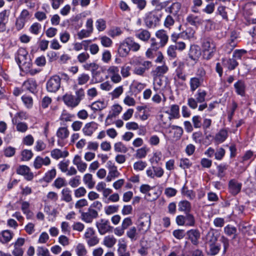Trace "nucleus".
<instances>
[{"mask_svg":"<svg viewBox=\"0 0 256 256\" xmlns=\"http://www.w3.org/2000/svg\"><path fill=\"white\" fill-rule=\"evenodd\" d=\"M56 176V170L54 168H53L49 171H48L46 174L45 176L43 177L41 180H43L46 182H50L52 180L55 178Z\"/></svg>","mask_w":256,"mask_h":256,"instance_id":"nucleus-36","label":"nucleus"},{"mask_svg":"<svg viewBox=\"0 0 256 256\" xmlns=\"http://www.w3.org/2000/svg\"><path fill=\"white\" fill-rule=\"evenodd\" d=\"M83 180L84 182L88 184L89 188H92L94 187L95 182L92 180V176L91 174H86L84 176Z\"/></svg>","mask_w":256,"mask_h":256,"instance_id":"nucleus-41","label":"nucleus"},{"mask_svg":"<svg viewBox=\"0 0 256 256\" xmlns=\"http://www.w3.org/2000/svg\"><path fill=\"white\" fill-rule=\"evenodd\" d=\"M96 226L99 233L102 235L112 232L113 228V227L110 225L109 221L104 219H101L100 222H96Z\"/></svg>","mask_w":256,"mask_h":256,"instance_id":"nucleus-6","label":"nucleus"},{"mask_svg":"<svg viewBox=\"0 0 256 256\" xmlns=\"http://www.w3.org/2000/svg\"><path fill=\"white\" fill-rule=\"evenodd\" d=\"M98 128V124L94 122H91L85 124L82 132L86 136H91Z\"/></svg>","mask_w":256,"mask_h":256,"instance_id":"nucleus-15","label":"nucleus"},{"mask_svg":"<svg viewBox=\"0 0 256 256\" xmlns=\"http://www.w3.org/2000/svg\"><path fill=\"white\" fill-rule=\"evenodd\" d=\"M130 52L129 44L127 38L120 44L118 48V52L120 57L126 56Z\"/></svg>","mask_w":256,"mask_h":256,"instance_id":"nucleus-16","label":"nucleus"},{"mask_svg":"<svg viewBox=\"0 0 256 256\" xmlns=\"http://www.w3.org/2000/svg\"><path fill=\"white\" fill-rule=\"evenodd\" d=\"M218 239L214 236V234H212V238L210 240V242H212L210 245V250L208 252V254L210 256H215L218 253L220 250V246H216L214 243L217 241Z\"/></svg>","mask_w":256,"mask_h":256,"instance_id":"nucleus-17","label":"nucleus"},{"mask_svg":"<svg viewBox=\"0 0 256 256\" xmlns=\"http://www.w3.org/2000/svg\"><path fill=\"white\" fill-rule=\"evenodd\" d=\"M69 135V131L66 128H60L56 132V136L62 140L67 138Z\"/></svg>","mask_w":256,"mask_h":256,"instance_id":"nucleus-38","label":"nucleus"},{"mask_svg":"<svg viewBox=\"0 0 256 256\" xmlns=\"http://www.w3.org/2000/svg\"><path fill=\"white\" fill-rule=\"evenodd\" d=\"M171 128L172 130H174V138L176 140L180 139L184 132L182 128L180 126L174 125L172 126Z\"/></svg>","mask_w":256,"mask_h":256,"instance_id":"nucleus-42","label":"nucleus"},{"mask_svg":"<svg viewBox=\"0 0 256 256\" xmlns=\"http://www.w3.org/2000/svg\"><path fill=\"white\" fill-rule=\"evenodd\" d=\"M13 234L8 230L2 231L0 233V241L3 244L10 242L12 238Z\"/></svg>","mask_w":256,"mask_h":256,"instance_id":"nucleus-24","label":"nucleus"},{"mask_svg":"<svg viewBox=\"0 0 256 256\" xmlns=\"http://www.w3.org/2000/svg\"><path fill=\"white\" fill-rule=\"evenodd\" d=\"M228 132L226 129H221L215 136L214 140L220 144L223 142L228 138Z\"/></svg>","mask_w":256,"mask_h":256,"instance_id":"nucleus-23","label":"nucleus"},{"mask_svg":"<svg viewBox=\"0 0 256 256\" xmlns=\"http://www.w3.org/2000/svg\"><path fill=\"white\" fill-rule=\"evenodd\" d=\"M123 91V86H119L116 88L112 92H110V94L113 98H117L122 94Z\"/></svg>","mask_w":256,"mask_h":256,"instance_id":"nucleus-54","label":"nucleus"},{"mask_svg":"<svg viewBox=\"0 0 256 256\" xmlns=\"http://www.w3.org/2000/svg\"><path fill=\"white\" fill-rule=\"evenodd\" d=\"M224 231L226 235L230 236L237 232V229L236 227L228 224L224 228Z\"/></svg>","mask_w":256,"mask_h":256,"instance_id":"nucleus-51","label":"nucleus"},{"mask_svg":"<svg viewBox=\"0 0 256 256\" xmlns=\"http://www.w3.org/2000/svg\"><path fill=\"white\" fill-rule=\"evenodd\" d=\"M108 72L110 75V78L112 82L118 83L122 80V78L119 74V69L116 66H111L108 70Z\"/></svg>","mask_w":256,"mask_h":256,"instance_id":"nucleus-12","label":"nucleus"},{"mask_svg":"<svg viewBox=\"0 0 256 256\" xmlns=\"http://www.w3.org/2000/svg\"><path fill=\"white\" fill-rule=\"evenodd\" d=\"M106 107V104L104 102L97 101L92 103V108L94 110H101Z\"/></svg>","mask_w":256,"mask_h":256,"instance_id":"nucleus-45","label":"nucleus"},{"mask_svg":"<svg viewBox=\"0 0 256 256\" xmlns=\"http://www.w3.org/2000/svg\"><path fill=\"white\" fill-rule=\"evenodd\" d=\"M200 54V51L198 49V47L196 46H190L188 53V56L194 62H196L198 60Z\"/></svg>","mask_w":256,"mask_h":256,"instance_id":"nucleus-18","label":"nucleus"},{"mask_svg":"<svg viewBox=\"0 0 256 256\" xmlns=\"http://www.w3.org/2000/svg\"><path fill=\"white\" fill-rule=\"evenodd\" d=\"M242 184L238 182L236 180L232 179L230 180L228 184V188L230 192L232 195H236L241 190Z\"/></svg>","mask_w":256,"mask_h":256,"instance_id":"nucleus-14","label":"nucleus"},{"mask_svg":"<svg viewBox=\"0 0 256 256\" xmlns=\"http://www.w3.org/2000/svg\"><path fill=\"white\" fill-rule=\"evenodd\" d=\"M207 92L206 90L199 89L195 94L196 100L198 103H203L206 100Z\"/></svg>","mask_w":256,"mask_h":256,"instance_id":"nucleus-35","label":"nucleus"},{"mask_svg":"<svg viewBox=\"0 0 256 256\" xmlns=\"http://www.w3.org/2000/svg\"><path fill=\"white\" fill-rule=\"evenodd\" d=\"M26 113L24 112H20L15 114L12 118V122L13 124H16L18 122H20V120H26Z\"/></svg>","mask_w":256,"mask_h":256,"instance_id":"nucleus-40","label":"nucleus"},{"mask_svg":"<svg viewBox=\"0 0 256 256\" xmlns=\"http://www.w3.org/2000/svg\"><path fill=\"white\" fill-rule=\"evenodd\" d=\"M4 155L6 157H12L14 156L16 153V148L12 146H8L4 148Z\"/></svg>","mask_w":256,"mask_h":256,"instance_id":"nucleus-64","label":"nucleus"},{"mask_svg":"<svg viewBox=\"0 0 256 256\" xmlns=\"http://www.w3.org/2000/svg\"><path fill=\"white\" fill-rule=\"evenodd\" d=\"M185 226H194L196 224V220L193 214L190 212L186 213L184 216Z\"/></svg>","mask_w":256,"mask_h":256,"instance_id":"nucleus-31","label":"nucleus"},{"mask_svg":"<svg viewBox=\"0 0 256 256\" xmlns=\"http://www.w3.org/2000/svg\"><path fill=\"white\" fill-rule=\"evenodd\" d=\"M182 194L186 196L190 200H193L195 198V194L192 190H188L187 187L184 185L182 190Z\"/></svg>","mask_w":256,"mask_h":256,"instance_id":"nucleus-46","label":"nucleus"},{"mask_svg":"<svg viewBox=\"0 0 256 256\" xmlns=\"http://www.w3.org/2000/svg\"><path fill=\"white\" fill-rule=\"evenodd\" d=\"M172 16H174L170 14L166 16L164 22V26L166 27L170 28L174 24L175 21Z\"/></svg>","mask_w":256,"mask_h":256,"instance_id":"nucleus-63","label":"nucleus"},{"mask_svg":"<svg viewBox=\"0 0 256 256\" xmlns=\"http://www.w3.org/2000/svg\"><path fill=\"white\" fill-rule=\"evenodd\" d=\"M21 155L22 161H28L32 158L33 153L30 150H24L22 152Z\"/></svg>","mask_w":256,"mask_h":256,"instance_id":"nucleus-52","label":"nucleus"},{"mask_svg":"<svg viewBox=\"0 0 256 256\" xmlns=\"http://www.w3.org/2000/svg\"><path fill=\"white\" fill-rule=\"evenodd\" d=\"M92 81L93 83H98L104 80L102 76H100V72L96 71L92 73Z\"/></svg>","mask_w":256,"mask_h":256,"instance_id":"nucleus-59","label":"nucleus"},{"mask_svg":"<svg viewBox=\"0 0 256 256\" xmlns=\"http://www.w3.org/2000/svg\"><path fill=\"white\" fill-rule=\"evenodd\" d=\"M90 80V76L88 74H82L78 78V84L79 85L86 84Z\"/></svg>","mask_w":256,"mask_h":256,"instance_id":"nucleus-57","label":"nucleus"},{"mask_svg":"<svg viewBox=\"0 0 256 256\" xmlns=\"http://www.w3.org/2000/svg\"><path fill=\"white\" fill-rule=\"evenodd\" d=\"M192 166V162L188 158H182L180 161V167L184 170L190 168Z\"/></svg>","mask_w":256,"mask_h":256,"instance_id":"nucleus-43","label":"nucleus"},{"mask_svg":"<svg viewBox=\"0 0 256 256\" xmlns=\"http://www.w3.org/2000/svg\"><path fill=\"white\" fill-rule=\"evenodd\" d=\"M156 36L160 40L162 46H164L167 43L168 36L166 32L163 30H158L156 34Z\"/></svg>","mask_w":256,"mask_h":256,"instance_id":"nucleus-25","label":"nucleus"},{"mask_svg":"<svg viewBox=\"0 0 256 256\" xmlns=\"http://www.w3.org/2000/svg\"><path fill=\"white\" fill-rule=\"evenodd\" d=\"M202 46L204 59L209 60L214 56L216 51V46L212 38L210 37L204 38L202 40Z\"/></svg>","mask_w":256,"mask_h":256,"instance_id":"nucleus-2","label":"nucleus"},{"mask_svg":"<svg viewBox=\"0 0 256 256\" xmlns=\"http://www.w3.org/2000/svg\"><path fill=\"white\" fill-rule=\"evenodd\" d=\"M178 206L180 211L185 212L186 213L190 212L191 210V204L186 200L180 201Z\"/></svg>","mask_w":256,"mask_h":256,"instance_id":"nucleus-30","label":"nucleus"},{"mask_svg":"<svg viewBox=\"0 0 256 256\" xmlns=\"http://www.w3.org/2000/svg\"><path fill=\"white\" fill-rule=\"evenodd\" d=\"M53 185L57 188H60L66 185V180L64 178H58L54 182Z\"/></svg>","mask_w":256,"mask_h":256,"instance_id":"nucleus-56","label":"nucleus"},{"mask_svg":"<svg viewBox=\"0 0 256 256\" xmlns=\"http://www.w3.org/2000/svg\"><path fill=\"white\" fill-rule=\"evenodd\" d=\"M136 228L135 226L132 227L126 232L127 236L130 238L132 240H136Z\"/></svg>","mask_w":256,"mask_h":256,"instance_id":"nucleus-55","label":"nucleus"},{"mask_svg":"<svg viewBox=\"0 0 256 256\" xmlns=\"http://www.w3.org/2000/svg\"><path fill=\"white\" fill-rule=\"evenodd\" d=\"M30 204L27 202H23L22 204V210L26 215L27 218L31 217L32 213L29 210Z\"/></svg>","mask_w":256,"mask_h":256,"instance_id":"nucleus-47","label":"nucleus"},{"mask_svg":"<svg viewBox=\"0 0 256 256\" xmlns=\"http://www.w3.org/2000/svg\"><path fill=\"white\" fill-rule=\"evenodd\" d=\"M96 27L98 31H103L106 28V22L104 20L100 18L96 21Z\"/></svg>","mask_w":256,"mask_h":256,"instance_id":"nucleus-60","label":"nucleus"},{"mask_svg":"<svg viewBox=\"0 0 256 256\" xmlns=\"http://www.w3.org/2000/svg\"><path fill=\"white\" fill-rule=\"evenodd\" d=\"M71 190L68 188L62 189V200L66 202H70L72 200Z\"/></svg>","mask_w":256,"mask_h":256,"instance_id":"nucleus-29","label":"nucleus"},{"mask_svg":"<svg viewBox=\"0 0 256 256\" xmlns=\"http://www.w3.org/2000/svg\"><path fill=\"white\" fill-rule=\"evenodd\" d=\"M101 44L104 47H110L112 44V40L106 36H103L100 38Z\"/></svg>","mask_w":256,"mask_h":256,"instance_id":"nucleus-61","label":"nucleus"},{"mask_svg":"<svg viewBox=\"0 0 256 256\" xmlns=\"http://www.w3.org/2000/svg\"><path fill=\"white\" fill-rule=\"evenodd\" d=\"M148 150V148H146V146L137 150L136 154V157L138 158H145Z\"/></svg>","mask_w":256,"mask_h":256,"instance_id":"nucleus-49","label":"nucleus"},{"mask_svg":"<svg viewBox=\"0 0 256 256\" xmlns=\"http://www.w3.org/2000/svg\"><path fill=\"white\" fill-rule=\"evenodd\" d=\"M236 93L240 96H244L245 92L244 82L242 80H238L234 85Z\"/></svg>","mask_w":256,"mask_h":256,"instance_id":"nucleus-32","label":"nucleus"},{"mask_svg":"<svg viewBox=\"0 0 256 256\" xmlns=\"http://www.w3.org/2000/svg\"><path fill=\"white\" fill-rule=\"evenodd\" d=\"M187 238L192 244L197 246L199 244V240L200 238V232L198 229H191L186 232Z\"/></svg>","mask_w":256,"mask_h":256,"instance_id":"nucleus-7","label":"nucleus"},{"mask_svg":"<svg viewBox=\"0 0 256 256\" xmlns=\"http://www.w3.org/2000/svg\"><path fill=\"white\" fill-rule=\"evenodd\" d=\"M60 86V78L58 75H54L50 78L46 82V89L49 92H55Z\"/></svg>","mask_w":256,"mask_h":256,"instance_id":"nucleus-4","label":"nucleus"},{"mask_svg":"<svg viewBox=\"0 0 256 256\" xmlns=\"http://www.w3.org/2000/svg\"><path fill=\"white\" fill-rule=\"evenodd\" d=\"M170 116L174 118L180 117L179 106L177 104H173L170 107Z\"/></svg>","mask_w":256,"mask_h":256,"instance_id":"nucleus-50","label":"nucleus"},{"mask_svg":"<svg viewBox=\"0 0 256 256\" xmlns=\"http://www.w3.org/2000/svg\"><path fill=\"white\" fill-rule=\"evenodd\" d=\"M152 62L150 61H144L142 63V66L136 67L134 69V73L136 74L142 76L145 71L152 66Z\"/></svg>","mask_w":256,"mask_h":256,"instance_id":"nucleus-20","label":"nucleus"},{"mask_svg":"<svg viewBox=\"0 0 256 256\" xmlns=\"http://www.w3.org/2000/svg\"><path fill=\"white\" fill-rule=\"evenodd\" d=\"M186 22H188L190 25L193 26H198L201 24V20L198 16L193 14H190L186 18Z\"/></svg>","mask_w":256,"mask_h":256,"instance_id":"nucleus-33","label":"nucleus"},{"mask_svg":"<svg viewBox=\"0 0 256 256\" xmlns=\"http://www.w3.org/2000/svg\"><path fill=\"white\" fill-rule=\"evenodd\" d=\"M116 240L112 236H108L104 239V244L108 248H112L116 243Z\"/></svg>","mask_w":256,"mask_h":256,"instance_id":"nucleus-37","label":"nucleus"},{"mask_svg":"<svg viewBox=\"0 0 256 256\" xmlns=\"http://www.w3.org/2000/svg\"><path fill=\"white\" fill-rule=\"evenodd\" d=\"M170 3V0L161 2L160 0H152V4L155 7L157 10H161L166 8Z\"/></svg>","mask_w":256,"mask_h":256,"instance_id":"nucleus-28","label":"nucleus"},{"mask_svg":"<svg viewBox=\"0 0 256 256\" xmlns=\"http://www.w3.org/2000/svg\"><path fill=\"white\" fill-rule=\"evenodd\" d=\"M127 39L130 50H132L134 52H137L140 50V46L138 43L135 42L132 38H128Z\"/></svg>","mask_w":256,"mask_h":256,"instance_id":"nucleus-48","label":"nucleus"},{"mask_svg":"<svg viewBox=\"0 0 256 256\" xmlns=\"http://www.w3.org/2000/svg\"><path fill=\"white\" fill-rule=\"evenodd\" d=\"M222 64L229 70H234L238 65V62L234 58H223Z\"/></svg>","mask_w":256,"mask_h":256,"instance_id":"nucleus-22","label":"nucleus"},{"mask_svg":"<svg viewBox=\"0 0 256 256\" xmlns=\"http://www.w3.org/2000/svg\"><path fill=\"white\" fill-rule=\"evenodd\" d=\"M41 24L38 22L33 24L30 28V31L34 34H38L41 29Z\"/></svg>","mask_w":256,"mask_h":256,"instance_id":"nucleus-58","label":"nucleus"},{"mask_svg":"<svg viewBox=\"0 0 256 256\" xmlns=\"http://www.w3.org/2000/svg\"><path fill=\"white\" fill-rule=\"evenodd\" d=\"M84 68L88 70H91L92 73L96 72L98 68V66L95 62L86 64L84 65Z\"/></svg>","mask_w":256,"mask_h":256,"instance_id":"nucleus-62","label":"nucleus"},{"mask_svg":"<svg viewBox=\"0 0 256 256\" xmlns=\"http://www.w3.org/2000/svg\"><path fill=\"white\" fill-rule=\"evenodd\" d=\"M198 72V76L192 78L190 80V90L192 92L202 86L204 81V77L206 74L204 69L200 68Z\"/></svg>","mask_w":256,"mask_h":256,"instance_id":"nucleus-3","label":"nucleus"},{"mask_svg":"<svg viewBox=\"0 0 256 256\" xmlns=\"http://www.w3.org/2000/svg\"><path fill=\"white\" fill-rule=\"evenodd\" d=\"M168 70V68L166 65L158 66L152 72V74L154 77L155 80L158 79V76H160L166 73Z\"/></svg>","mask_w":256,"mask_h":256,"instance_id":"nucleus-19","label":"nucleus"},{"mask_svg":"<svg viewBox=\"0 0 256 256\" xmlns=\"http://www.w3.org/2000/svg\"><path fill=\"white\" fill-rule=\"evenodd\" d=\"M122 107L118 104L114 105L112 108V112H110L106 117V122H107L108 120L118 116L122 112Z\"/></svg>","mask_w":256,"mask_h":256,"instance_id":"nucleus-21","label":"nucleus"},{"mask_svg":"<svg viewBox=\"0 0 256 256\" xmlns=\"http://www.w3.org/2000/svg\"><path fill=\"white\" fill-rule=\"evenodd\" d=\"M118 246V256H130V252L126 250L127 246L126 244L119 243Z\"/></svg>","mask_w":256,"mask_h":256,"instance_id":"nucleus-34","label":"nucleus"},{"mask_svg":"<svg viewBox=\"0 0 256 256\" xmlns=\"http://www.w3.org/2000/svg\"><path fill=\"white\" fill-rule=\"evenodd\" d=\"M160 20L158 16L153 12L148 13L144 18V22L148 28H154Z\"/></svg>","mask_w":256,"mask_h":256,"instance_id":"nucleus-9","label":"nucleus"},{"mask_svg":"<svg viewBox=\"0 0 256 256\" xmlns=\"http://www.w3.org/2000/svg\"><path fill=\"white\" fill-rule=\"evenodd\" d=\"M75 250L78 256H84L87 254V250L84 246L82 244H78L76 246Z\"/></svg>","mask_w":256,"mask_h":256,"instance_id":"nucleus-44","label":"nucleus"},{"mask_svg":"<svg viewBox=\"0 0 256 256\" xmlns=\"http://www.w3.org/2000/svg\"><path fill=\"white\" fill-rule=\"evenodd\" d=\"M79 212L81 213L82 220L86 223L92 222L94 219L98 217V210L91 208H89L86 212H82L81 210Z\"/></svg>","mask_w":256,"mask_h":256,"instance_id":"nucleus-5","label":"nucleus"},{"mask_svg":"<svg viewBox=\"0 0 256 256\" xmlns=\"http://www.w3.org/2000/svg\"><path fill=\"white\" fill-rule=\"evenodd\" d=\"M136 36L144 42H147L150 37V32L146 30H140L136 34Z\"/></svg>","mask_w":256,"mask_h":256,"instance_id":"nucleus-27","label":"nucleus"},{"mask_svg":"<svg viewBox=\"0 0 256 256\" xmlns=\"http://www.w3.org/2000/svg\"><path fill=\"white\" fill-rule=\"evenodd\" d=\"M114 148L116 152L126 153L128 148L122 142H118L114 144Z\"/></svg>","mask_w":256,"mask_h":256,"instance_id":"nucleus-53","label":"nucleus"},{"mask_svg":"<svg viewBox=\"0 0 256 256\" xmlns=\"http://www.w3.org/2000/svg\"><path fill=\"white\" fill-rule=\"evenodd\" d=\"M140 230L146 232L150 226V216L148 214H143L138 220Z\"/></svg>","mask_w":256,"mask_h":256,"instance_id":"nucleus-8","label":"nucleus"},{"mask_svg":"<svg viewBox=\"0 0 256 256\" xmlns=\"http://www.w3.org/2000/svg\"><path fill=\"white\" fill-rule=\"evenodd\" d=\"M62 100L68 107L74 108L78 105L75 96L70 94H66L62 96Z\"/></svg>","mask_w":256,"mask_h":256,"instance_id":"nucleus-13","label":"nucleus"},{"mask_svg":"<svg viewBox=\"0 0 256 256\" xmlns=\"http://www.w3.org/2000/svg\"><path fill=\"white\" fill-rule=\"evenodd\" d=\"M15 59L21 70L27 72L32 66L30 59L28 58V52L26 49L20 48L15 56Z\"/></svg>","mask_w":256,"mask_h":256,"instance_id":"nucleus-1","label":"nucleus"},{"mask_svg":"<svg viewBox=\"0 0 256 256\" xmlns=\"http://www.w3.org/2000/svg\"><path fill=\"white\" fill-rule=\"evenodd\" d=\"M217 174L216 176L220 179H222L226 176V170L228 168V166L224 164H220L217 166Z\"/></svg>","mask_w":256,"mask_h":256,"instance_id":"nucleus-39","label":"nucleus"},{"mask_svg":"<svg viewBox=\"0 0 256 256\" xmlns=\"http://www.w3.org/2000/svg\"><path fill=\"white\" fill-rule=\"evenodd\" d=\"M16 173L24 176L27 180H31L34 178V174L30 172V168L25 165L20 166L16 170Z\"/></svg>","mask_w":256,"mask_h":256,"instance_id":"nucleus-10","label":"nucleus"},{"mask_svg":"<svg viewBox=\"0 0 256 256\" xmlns=\"http://www.w3.org/2000/svg\"><path fill=\"white\" fill-rule=\"evenodd\" d=\"M181 8V4L179 2H172L170 6H168L165 10L166 12L169 13L174 16L178 17Z\"/></svg>","mask_w":256,"mask_h":256,"instance_id":"nucleus-11","label":"nucleus"},{"mask_svg":"<svg viewBox=\"0 0 256 256\" xmlns=\"http://www.w3.org/2000/svg\"><path fill=\"white\" fill-rule=\"evenodd\" d=\"M23 86L28 90L34 92L36 88L37 84L34 78H29L24 82Z\"/></svg>","mask_w":256,"mask_h":256,"instance_id":"nucleus-26","label":"nucleus"}]
</instances>
